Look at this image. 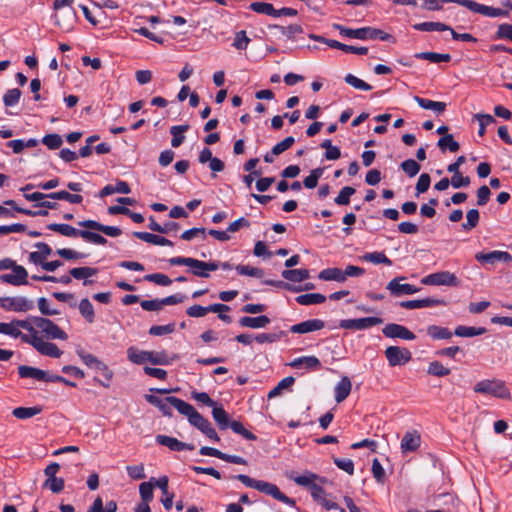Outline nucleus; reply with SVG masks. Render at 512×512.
Wrapping results in <instances>:
<instances>
[{"label": "nucleus", "mask_w": 512, "mask_h": 512, "mask_svg": "<svg viewBox=\"0 0 512 512\" xmlns=\"http://www.w3.org/2000/svg\"><path fill=\"white\" fill-rule=\"evenodd\" d=\"M35 332V328L28 320L14 319L10 323H4L2 334L11 336L13 338H20L23 342V337H29Z\"/></svg>", "instance_id": "nucleus-7"}, {"label": "nucleus", "mask_w": 512, "mask_h": 512, "mask_svg": "<svg viewBox=\"0 0 512 512\" xmlns=\"http://www.w3.org/2000/svg\"><path fill=\"white\" fill-rule=\"evenodd\" d=\"M356 190L351 186L343 187L337 197L334 199V202L337 205H348L350 203V197L354 195Z\"/></svg>", "instance_id": "nucleus-54"}, {"label": "nucleus", "mask_w": 512, "mask_h": 512, "mask_svg": "<svg viewBox=\"0 0 512 512\" xmlns=\"http://www.w3.org/2000/svg\"><path fill=\"white\" fill-rule=\"evenodd\" d=\"M385 357L389 365L394 367L408 363L412 358V354L407 348L389 346L385 350Z\"/></svg>", "instance_id": "nucleus-12"}, {"label": "nucleus", "mask_w": 512, "mask_h": 512, "mask_svg": "<svg viewBox=\"0 0 512 512\" xmlns=\"http://www.w3.org/2000/svg\"><path fill=\"white\" fill-rule=\"evenodd\" d=\"M295 300L300 305L308 306L324 303L326 301V296L320 293H309L299 295L295 298Z\"/></svg>", "instance_id": "nucleus-36"}, {"label": "nucleus", "mask_w": 512, "mask_h": 512, "mask_svg": "<svg viewBox=\"0 0 512 512\" xmlns=\"http://www.w3.org/2000/svg\"><path fill=\"white\" fill-rule=\"evenodd\" d=\"M98 270L92 267H76L72 268L69 271V274L75 279H84V285H89L92 283L91 280H87V278L96 275Z\"/></svg>", "instance_id": "nucleus-30"}, {"label": "nucleus", "mask_w": 512, "mask_h": 512, "mask_svg": "<svg viewBox=\"0 0 512 512\" xmlns=\"http://www.w3.org/2000/svg\"><path fill=\"white\" fill-rule=\"evenodd\" d=\"M402 170L409 176L414 177L420 171V165L413 159H407L401 163Z\"/></svg>", "instance_id": "nucleus-64"}, {"label": "nucleus", "mask_w": 512, "mask_h": 512, "mask_svg": "<svg viewBox=\"0 0 512 512\" xmlns=\"http://www.w3.org/2000/svg\"><path fill=\"white\" fill-rule=\"evenodd\" d=\"M174 408L182 415L186 416L189 423L200 430L205 436L214 441L220 438L208 419L203 417L191 404L180 398H171Z\"/></svg>", "instance_id": "nucleus-1"}, {"label": "nucleus", "mask_w": 512, "mask_h": 512, "mask_svg": "<svg viewBox=\"0 0 512 512\" xmlns=\"http://www.w3.org/2000/svg\"><path fill=\"white\" fill-rule=\"evenodd\" d=\"M421 444V436L418 431H408L404 434L401 440L402 453H409L416 451Z\"/></svg>", "instance_id": "nucleus-21"}, {"label": "nucleus", "mask_w": 512, "mask_h": 512, "mask_svg": "<svg viewBox=\"0 0 512 512\" xmlns=\"http://www.w3.org/2000/svg\"><path fill=\"white\" fill-rule=\"evenodd\" d=\"M250 9L259 14H265L275 17L276 9L272 4L266 2H253L250 5Z\"/></svg>", "instance_id": "nucleus-51"}, {"label": "nucleus", "mask_w": 512, "mask_h": 512, "mask_svg": "<svg viewBox=\"0 0 512 512\" xmlns=\"http://www.w3.org/2000/svg\"><path fill=\"white\" fill-rule=\"evenodd\" d=\"M48 198L54 200H66L72 204H79L82 202L83 197L79 194H71L65 190L49 193Z\"/></svg>", "instance_id": "nucleus-41"}, {"label": "nucleus", "mask_w": 512, "mask_h": 512, "mask_svg": "<svg viewBox=\"0 0 512 512\" xmlns=\"http://www.w3.org/2000/svg\"><path fill=\"white\" fill-rule=\"evenodd\" d=\"M78 225L86 229L100 231L110 237H118L122 234V230L120 228L115 226H106L95 220L79 221Z\"/></svg>", "instance_id": "nucleus-18"}, {"label": "nucleus", "mask_w": 512, "mask_h": 512, "mask_svg": "<svg viewBox=\"0 0 512 512\" xmlns=\"http://www.w3.org/2000/svg\"><path fill=\"white\" fill-rule=\"evenodd\" d=\"M156 442L168 447L172 451L194 450L195 446L190 443L181 442L178 439L166 435H157Z\"/></svg>", "instance_id": "nucleus-19"}, {"label": "nucleus", "mask_w": 512, "mask_h": 512, "mask_svg": "<svg viewBox=\"0 0 512 512\" xmlns=\"http://www.w3.org/2000/svg\"><path fill=\"white\" fill-rule=\"evenodd\" d=\"M235 269L240 275H246L256 278H262L264 276V271L262 269L250 267L248 265L239 264L235 267Z\"/></svg>", "instance_id": "nucleus-57"}, {"label": "nucleus", "mask_w": 512, "mask_h": 512, "mask_svg": "<svg viewBox=\"0 0 512 512\" xmlns=\"http://www.w3.org/2000/svg\"><path fill=\"white\" fill-rule=\"evenodd\" d=\"M427 334L434 340L450 339L453 335L448 328L437 325L428 326Z\"/></svg>", "instance_id": "nucleus-39"}, {"label": "nucleus", "mask_w": 512, "mask_h": 512, "mask_svg": "<svg viewBox=\"0 0 512 512\" xmlns=\"http://www.w3.org/2000/svg\"><path fill=\"white\" fill-rule=\"evenodd\" d=\"M47 228L66 237H78L82 233V230H78L69 224L51 223L47 225Z\"/></svg>", "instance_id": "nucleus-34"}, {"label": "nucleus", "mask_w": 512, "mask_h": 512, "mask_svg": "<svg viewBox=\"0 0 512 512\" xmlns=\"http://www.w3.org/2000/svg\"><path fill=\"white\" fill-rule=\"evenodd\" d=\"M421 283L424 285L457 287L460 281L454 273L440 271L423 277Z\"/></svg>", "instance_id": "nucleus-10"}, {"label": "nucleus", "mask_w": 512, "mask_h": 512, "mask_svg": "<svg viewBox=\"0 0 512 512\" xmlns=\"http://www.w3.org/2000/svg\"><path fill=\"white\" fill-rule=\"evenodd\" d=\"M42 411V408L39 406L33 407H17L12 411L14 417L18 419H28Z\"/></svg>", "instance_id": "nucleus-46"}, {"label": "nucleus", "mask_w": 512, "mask_h": 512, "mask_svg": "<svg viewBox=\"0 0 512 512\" xmlns=\"http://www.w3.org/2000/svg\"><path fill=\"white\" fill-rule=\"evenodd\" d=\"M23 342L32 345L42 355L52 358H59L62 355L56 344L44 341L36 330L29 337H23Z\"/></svg>", "instance_id": "nucleus-6"}, {"label": "nucleus", "mask_w": 512, "mask_h": 512, "mask_svg": "<svg viewBox=\"0 0 512 512\" xmlns=\"http://www.w3.org/2000/svg\"><path fill=\"white\" fill-rule=\"evenodd\" d=\"M133 236L149 244L160 246H173V243L169 239L152 233L133 232Z\"/></svg>", "instance_id": "nucleus-28"}, {"label": "nucleus", "mask_w": 512, "mask_h": 512, "mask_svg": "<svg viewBox=\"0 0 512 512\" xmlns=\"http://www.w3.org/2000/svg\"><path fill=\"white\" fill-rule=\"evenodd\" d=\"M480 220V213L477 209H470L466 213V222L462 223V229L465 231L475 228Z\"/></svg>", "instance_id": "nucleus-49"}, {"label": "nucleus", "mask_w": 512, "mask_h": 512, "mask_svg": "<svg viewBox=\"0 0 512 512\" xmlns=\"http://www.w3.org/2000/svg\"><path fill=\"white\" fill-rule=\"evenodd\" d=\"M0 307L5 311L25 313L34 308V302L25 296L0 297Z\"/></svg>", "instance_id": "nucleus-8"}, {"label": "nucleus", "mask_w": 512, "mask_h": 512, "mask_svg": "<svg viewBox=\"0 0 512 512\" xmlns=\"http://www.w3.org/2000/svg\"><path fill=\"white\" fill-rule=\"evenodd\" d=\"M212 416L215 422L217 423L219 429L225 430L229 427L231 421L229 420L228 413L224 410L222 406H217V404L213 407Z\"/></svg>", "instance_id": "nucleus-32"}, {"label": "nucleus", "mask_w": 512, "mask_h": 512, "mask_svg": "<svg viewBox=\"0 0 512 512\" xmlns=\"http://www.w3.org/2000/svg\"><path fill=\"white\" fill-rule=\"evenodd\" d=\"M405 277L398 276L393 278L386 286V289L391 293V295L395 297H400L403 295H412L417 293L420 288L408 284V283H401Z\"/></svg>", "instance_id": "nucleus-14"}, {"label": "nucleus", "mask_w": 512, "mask_h": 512, "mask_svg": "<svg viewBox=\"0 0 512 512\" xmlns=\"http://www.w3.org/2000/svg\"><path fill=\"white\" fill-rule=\"evenodd\" d=\"M285 476L294 481L297 485L308 488L310 490L312 498H319L322 493V487L315 483L316 480H322L317 474L310 471H306L303 475H297L294 471H288Z\"/></svg>", "instance_id": "nucleus-5"}, {"label": "nucleus", "mask_w": 512, "mask_h": 512, "mask_svg": "<svg viewBox=\"0 0 512 512\" xmlns=\"http://www.w3.org/2000/svg\"><path fill=\"white\" fill-rule=\"evenodd\" d=\"M188 129L189 125H178L170 128V133L173 136L171 140L172 147L177 148L184 142L185 136L183 133Z\"/></svg>", "instance_id": "nucleus-42"}, {"label": "nucleus", "mask_w": 512, "mask_h": 512, "mask_svg": "<svg viewBox=\"0 0 512 512\" xmlns=\"http://www.w3.org/2000/svg\"><path fill=\"white\" fill-rule=\"evenodd\" d=\"M417 59L428 60L432 63L449 62L451 60L450 54H440L436 52H420L415 54Z\"/></svg>", "instance_id": "nucleus-43"}, {"label": "nucleus", "mask_w": 512, "mask_h": 512, "mask_svg": "<svg viewBox=\"0 0 512 512\" xmlns=\"http://www.w3.org/2000/svg\"><path fill=\"white\" fill-rule=\"evenodd\" d=\"M475 259L482 264L494 265L497 262L510 264L512 262V255L506 251L494 250L488 253L478 252L475 254Z\"/></svg>", "instance_id": "nucleus-15"}, {"label": "nucleus", "mask_w": 512, "mask_h": 512, "mask_svg": "<svg viewBox=\"0 0 512 512\" xmlns=\"http://www.w3.org/2000/svg\"><path fill=\"white\" fill-rule=\"evenodd\" d=\"M18 374L21 378H33L38 381H45L46 378V371L26 365L18 367Z\"/></svg>", "instance_id": "nucleus-29"}, {"label": "nucleus", "mask_w": 512, "mask_h": 512, "mask_svg": "<svg viewBox=\"0 0 512 512\" xmlns=\"http://www.w3.org/2000/svg\"><path fill=\"white\" fill-rule=\"evenodd\" d=\"M382 333L387 338H400L403 340L412 341L416 338L415 334L403 325L390 323L383 329Z\"/></svg>", "instance_id": "nucleus-17"}, {"label": "nucleus", "mask_w": 512, "mask_h": 512, "mask_svg": "<svg viewBox=\"0 0 512 512\" xmlns=\"http://www.w3.org/2000/svg\"><path fill=\"white\" fill-rule=\"evenodd\" d=\"M294 143V137H286L284 140L280 141L279 143L273 146L271 153L275 156L280 155L286 150H288Z\"/></svg>", "instance_id": "nucleus-63"}, {"label": "nucleus", "mask_w": 512, "mask_h": 512, "mask_svg": "<svg viewBox=\"0 0 512 512\" xmlns=\"http://www.w3.org/2000/svg\"><path fill=\"white\" fill-rule=\"evenodd\" d=\"M473 390L475 393L490 395L495 398L510 400L511 392L507 388L505 382L500 379H484L477 382Z\"/></svg>", "instance_id": "nucleus-3"}, {"label": "nucleus", "mask_w": 512, "mask_h": 512, "mask_svg": "<svg viewBox=\"0 0 512 512\" xmlns=\"http://www.w3.org/2000/svg\"><path fill=\"white\" fill-rule=\"evenodd\" d=\"M154 480L155 487H158L162 491L164 496L161 502L166 510H170L173 506L174 494L168 492V478L166 476L160 477L159 479L152 478Z\"/></svg>", "instance_id": "nucleus-23"}, {"label": "nucleus", "mask_w": 512, "mask_h": 512, "mask_svg": "<svg viewBox=\"0 0 512 512\" xmlns=\"http://www.w3.org/2000/svg\"><path fill=\"white\" fill-rule=\"evenodd\" d=\"M79 312L88 323H93L95 319V313L92 303L89 299L84 298L79 303Z\"/></svg>", "instance_id": "nucleus-47"}, {"label": "nucleus", "mask_w": 512, "mask_h": 512, "mask_svg": "<svg viewBox=\"0 0 512 512\" xmlns=\"http://www.w3.org/2000/svg\"><path fill=\"white\" fill-rule=\"evenodd\" d=\"M73 4V0H54L53 9L60 10L63 7H69V9L65 12V19L60 20L58 16H55V24L60 27L63 31L69 32L76 19V13L74 9L71 7Z\"/></svg>", "instance_id": "nucleus-11"}, {"label": "nucleus", "mask_w": 512, "mask_h": 512, "mask_svg": "<svg viewBox=\"0 0 512 512\" xmlns=\"http://www.w3.org/2000/svg\"><path fill=\"white\" fill-rule=\"evenodd\" d=\"M434 504L440 507V509L445 508L448 512H454L458 505V499L451 493H442L435 497Z\"/></svg>", "instance_id": "nucleus-25"}, {"label": "nucleus", "mask_w": 512, "mask_h": 512, "mask_svg": "<svg viewBox=\"0 0 512 512\" xmlns=\"http://www.w3.org/2000/svg\"><path fill=\"white\" fill-rule=\"evenodd\" d=\"M292 368L300 369V368H306V369H319L321 367V363L319 359L315 356H303L294 359L289 364Z\"/></svg>", "instance_id": "nucleus-27"}, {"label": "nucleus", "mask_w": 512, "mask_h": 512, "mask_svg": "<svg viewBox=\"0 0 512 512\" xmlns=\"http://www.w3.org/2000/svg\"><path fill=\"white\" fill-rule=\"evenodd\" d=\"M42 143L51 150H56L63 144V139L59 134H47L42 138Z\"/></svg>", "instance_id": "nucleus-55"}, {"label": "nucleus", "mask_w": 512, "mask_h": 512, "mask_svg": "<svg viewBox=\"0 0 512 512\" xmlns=\"http://www.w3.org/2000/svg\"><path fill=\"white\" fill-rule=\"evenodd\" d=\"M446 302L443 299L424 298L417 300H407L400 302V306L405 309H419L433 306H445Z\"/></svg>", "instance_id": "nucleus-20"}, {"label": "nucleus", "mask_w": 512, "mask_h": 512, "mask_svg": "<svg viewBox=\"0 0 512 512\" xmlns=\"http://www.w3.org/2000/svg\"><path fill=\"white\" fill-rule=\"evenodd\" d=\"M437 145L442 151H445L446 149H448L451 152H457L460 148L459 143L454 140L452 134H447V135L441 137L438 140Z\"/></svg>", "instance_id": "nucleus-48"}, {"label": "nucleus", "mask_w": 512, "mask_h": 512, "mask_svg": "<svg viewBox=\"0 0 512 512\" xmlns=\"http://www.w3.org/2000/svg\"><path fill=\"white\" fill-rule=\"evenodd\" d=\"M345 82L355 89L363 90V91H370L372 89V86L365 81L359 79L358 77L354 76L353 74H347L344 78Z\"/></svg>", "instance_id": "nucleus-58"}, {"label": "nucleus", "mask_w": 512, "mask_h": 512, "mask_svg": "<svg viewBox=\"0 0 512 512\" xmlns=\"http://www.w3.org/2000/svg\"><path fill=\"white\" fill-rule=\"evenodd\" d=\"M320 280L323 281H336V282H345V277L343 270L340 268H327L322 270L318 275Z\"/></svg>", "instance_id": "nucleus-33"}, {"label": "nucleus", "mask_w": 512, "mask_h": 512, "mask_svg": "<svg viewBox=\"0 0 512 512\" xmlns=\"http://www.w3.org/2000/svg\"><path fill=\"white\" fill-rule=\"evenodd\" d=\"M172 360L165 351H149V362L154 365H169Z\"/></svg>", "instance_id": "nucleus-50"}, {"label": "nucleus", "mask_w": 512, "mask_h": 512, "mask_svg": "<svg viewBox=\"0 0 512 512\" xmlns=\"http://www.w3.org/2000/svg\"><path fill=\"white\" fill-rule=\"evenodd\" d=\"M27 277V270L23 266L16 264L12 268V273L0 275V281L13 286H21L28 284Z\"/></svg>", "instance_id": "nucleus-16"}, {"label": "nucleus", "mask_w": 512, "mask_h": 512, "mask_svg": "<svg viewBox=\"0 0 512 512\" xmlns=\"http://www.w3.org/2000/svg\"><path fill=\"white\" fill-rule=\"evenodd\" d=\"M154 480L152 478L148 482H143L139 486V493L142 501L151 502L153 499Z\"/></svg>", "instance_id": "nucleus-56"}, {"label": "nucleus", "mask_w": 512, "mask_h": 512, "mask_svg": "<svg viewBox=\"0 0 512 512\" xmlns=\"http://www.w3.org/2000/svg\"><path fill=\"white\" fill-rule=\"evenodd\" d=\"M383 323L379 317H364L358 319H343L339 322V327L350 330H364Z\"/></svg>", "instance_id": "nucleus-13"}, {"label": "nucleus", "mask_w": 512, "mask_h": 512, "mask_svg": "<svg viewBox=\"0 0 512 512\" xmlns=\"http://www.w3.org/2000/svg\"><path fill=\"white\" fill-rule=\"evenodd\" d=\"M269 323L270 319L266 315L257 317L244 316L239 319L240 326L252 329L264 328Z\"/></svg>", "instance_id": "nucleus-26"}, {"label": "nucleus", "mask_w": 512, "mask_h": 512, "mask_svg": "<svg viewBox=\"0 0 512 512\" xmlns=\"http://www.w3.org/2000/svg\"><path fill=\"white\" fill-rule=\"evenodd\" d=\"M233 478L239 480L245 486L256 489L264 494L270 495L274 499L286 505L295 506V500L283 494L275 484L262 480H255L244 474L233 476Z\"/></svg>", "instance_id": "nucleus-2"}, {"label": "nucleus", "mask_w": 512, "mask_h": 512, "mask_svg": "<svg viewBox=\"0 0 512 512\" xmlns=\"http://www.w3.org/2000/svg\"><path fill=\"white\" fill-rule=\"evenodd\" d=\"M427 373L429 375H433V376H437V377H444V376H447L450 374V369L445 367L439 361H432L428 365Z\"/></svg>", "instance_id": "nucleus-52"}, {"label": "nucleus", "mask_w": 512, "mask_h": 512, "mask_svg": "<svg viewBox=\"0 0 512 512\" xmlns=\"http://www.w3.org/2000/svg\"><path fill=\"white\" fill-rule=\"evenodd\" d=\"M32 322L48 339L67 340V333L52 320L44 317H33Z\"/></svg>", "instance_id": "nucleus-9"}, {"label": "nucleus", "mask_w": 512, "mask_h": 512, "mask_svg": "<svg viewBox=\"0 0 512 512\" xmlns=\"http://www.w3.org/2000/svg\"><path fill=\"white\" fill-rule=\"evenodd\" d=\"M229 427L233 430V432L240 434L247 440L254 441L257 439L256 435L248 431L239 421H231Z\"/></svg>", "instance_id": "nucleus-60"}, {"label": "nucleus", "mask_w": 512, "mask_h": 512, "mask_svg": "<svg viewBox=\"0 0 512 512\" xmlns=\"http://www.w3.org/2000/svg\"><path fill=\"white\" fill-rule=\"evenodd\" d=\"M310 276L307 269H286L282 271V277L292 282H302Z\"/></svg>", "instance_id": "nucleus-35"}, {"label": "nucleus", "mask_w": 512, "mask_h": 512, "mask_svg": "<svg viewBox=\"0 0 512 512\" xmlns=\"http://www.w3.org/2000/svg\"><path fill=\"white\" fill-rule=\"evenodd\" d=\"M413 28L417 31H448L450 27L441 22H422L413 25Z\"/></svg>", "instance_id": "nucleus-45"}, {"label": "nucleus", "mask_w": 512, "mask_h": 512, "mask_svg": "<svg viewBox=\"0 0 512 512\" xmlns=\"http://www.w3.org/2000/svg\"><path fill=\"white\" fill-rule=\"evenodd\" d=\"M271 29L275 31V35L281 34L288 38H293L296 34L302 33V27L298 24H291L288 26L274 25Z\"/></svg>", "instance_id": "nucleus-38"}, {"label": "nucleus", "mask_w": 512, "mask_h": 512, "mask_svg": "<svg viewBox=\"0 0 512 512\" xmlns=\"http://www.w3.org/2000/svg\"><path fill=\"white\" fill-rule=\"evenodd\" d=\"M21 91L18 88L8 90L3 96L5 106L12 107L19 102Z\"/></svg>", "instance_id": "nucleus-62"}, {"label": "nucleus", "mask_w": 512, "mask_h": 512, "mask_svg": "<svg viewBox=\"0 0 512 512\" xmlns=\"http://www.w3.org/2000/svg\"><path fill=\"white\" fill-rule=\"evenodd\" d=\"M486 332V328L484 327H468V326H458L456 327L454 334L459 337H474L483 335Z\"/></svg>", "instance_id": "nucleus-44"}, {"label": "nucleus", "mask_w": 512, "mask_h": 512, "mask_svg": "<svg viewBox=\"0 0 512 512\" xmlns=\"http://www.w3.org/2000/svg\"><path fill=\"white\" fill-rule=\"evenodd\" d=\"M323 168H316V169H313L311 172H310V175L307 176L304 181H303V185L307 188V189H313L317 186L318 184V180L321 178L322 174H323Z\"/></svg>", "instance_id": "nucleus-59"}, {"label": "nucleus", "mask_w": 512, "mask_h": 512, "mask_svg": "<svg viewBox=\"0 0 512 512\" xmlns=\"http://www.w3.org/2000/svg\"><path fill=\"white\" fill-rule=\"evenodd\" d=\"M362 261L370 262L373 264H385V265H391L392 261L385 255L384 252H371V253H365L360 257Z\"/></svg>", "instance_id": "nucleus-40"}, {"label": "nucleus", "mask_w": 512, "mask_h": 512, "mask_svg": "<svg viewBox=\"0 0 512 512\" xmlns=\"http://www.w3.org/2000/svg\"><path fill=\"white\" fill-rule=\"evenodd\" d=\"M294 381L295 380L292 376L282 379L272 390L269 391L268 398L272 399L279 396L282 390L289 388Z\"/></svg>", "instance_id": "nucleus-53"}, {"label": "nucleus", "mask_w": 512, "mask_h": 512, "mask_svg": "<svg viewBox=\"0 0 512 512\" xmlns=\"http://www.w3.org/2000/svg\"><path fill=\"white\" fill-rule=\"evenodd\" d=\"M80 237L83 238L85 241L97 244V245H105L107 243V239L103 237L102 235L88 231V230H82V233H80Z\"/></svg>", "instance_id": "nucleus-61"}, {"label": "nucleus", "mask_w": 512, "mask_h": 512, "mask_svg": "<svg viewBox=\"0 0 512 512\" xmlns=\"http://www.w3.org/2000/svg\"><path fill=\"white\" fill-rule=\"evenodd\" d=\"M325 323L320 319H309L298 324H294L291 326L290 331L292 333L305 334L317 330L323 329Z\"/></svg>", "instance_id": "nucleus-22"}, {"label": "nucleus", "mask_w": 512, "mask_h": 512, "mask_svg": "<svg viewBox=\"0 0 512 512\" xmlns=\"http://www.w3.org/2000/svg\"><path fill=\"white\" fill-rule=\"evenodd\" d=\"M352 383L349 377L343 376L334 388L335 401L337 403L343 402L350 394Z\"/></svg>", "instance_id": "nucleus-24"}, {"label": "nucleus", "mask_w": 512, "mask_h": 512, "mask_svg": "<svg viewBox=\"0 0 512 512\" xmlns=\"http://www.w3.org/2000/svg\"><path fill=\"white\" fill-rule=\"evenodd\" d=\"M333 27L339 30L340 34L344 37L366 40V39H380L387 41L391 38V35L376 28L362 27L358 29L346 28L339 24H334Z\"/></svg>", "instance_id": "nucleus-4"}, {"label": "nucleus", "mask_w": 512, "mask_h": 512, "mask_svg": "<svg viewBox=\"0 0 512 512\" xmlns=\"http://www.w3.org/2000/svg\"><path fill=\"white\" fill-rule=\"evenodd\" d=\"M414 100L421 108L432 110L438 114L443 113L446 109V104L444 102L432 101L419 96H415Z\"/></svg>", "instance_id": "nucleus-31"}, {"label": "nucleus", "mask_w": 512, "mask_h": 512, "mask_svg": "<svg viewBox=\"0 0 512 512\" xmlns=\"http://www.w3.org/2000/svg\"><path fill=\"white\" fill-rule=\"evenodd\" d=\"M127 357L134 364H144L149 362V351L139 350L132 346L127 349Z\"/></svg>", "instance_id": "nucleus-37"}]
</instances>
